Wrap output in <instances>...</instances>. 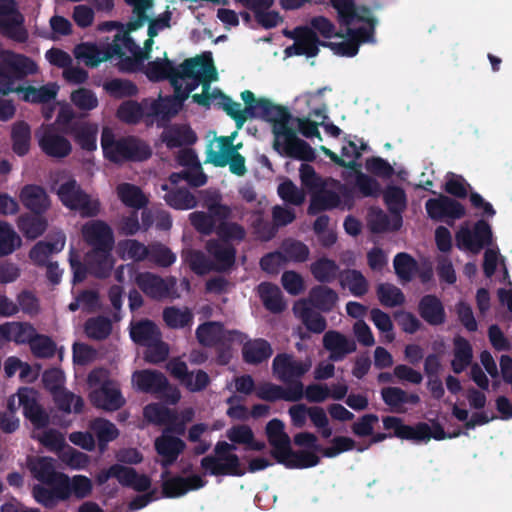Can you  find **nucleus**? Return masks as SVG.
Here are the masks:
<instances>
[{
	"label": "nucleus",
	"mask_w": 512,
	"mask_h": 512,
	"mask_svg": "<svg viewBox=\"0 0 512 512\" xmlns=\"http://www.w3.org/2000/svg\"><path fill=\"white\" fill-rule=\"evenodd\" d=\"M253 114L249 118H259L272 124L274 135L273 149L282 156L306 162L314 161L316 154L309 143L297 137L289 127L291 114L282 105L273 103L267 98H255L251 103Z\"/></svg>",
	"instance_id": "f257e3e1"
},
{
	"label": "nucleus",
	"mask_w": 512,
	"mask_h": 512,
	"mask_svg": "<svg viewBox=\"0 0 512 512\" xmlns=\"http://www.w3.org/2000/svg\"><path fill=\"white\" fill-rule=\"evenodd\" d=\"M271 457L287 469H305L315 467L320 458L312 451H294L291 439L285 432L284 422L278 418L270 420L265 427Z\"/></svg>",
	"instance_id": "f03ea898"
},
{
	"label": "nucleus",
	"mask_w": 512,
	"mask_h": 512,
	"mask_svg": "<svg viewBox=\"0 0 512 512\" xmlns=\"http://www.w3.org/2000/svg\"><path fill=\"white\" fill-rule=\"evenodd\" d=\"M104 157L115 164L125 162H143L152 156L150 145L136 136L115 138L108 130L101 137Z\"/></svg>",
	"instance_id": "7ed1b4c3"
},
{
	"label": "nucleus",
	"mask_w": 512,
	"mask_h": 512,
	"mask_svg": "<svg viewBox=\"0 0 512 512\" xmlns=\"http://www.w3.org/2000/svg\"><path fill=\"white\" fill-rule=\"evenodd\" d=\"M33 476L41 483L32 488L35 501L47 509L56 507L58 489H60L65 473L57 471L51 458H40L31 469Z\"/></svg>",
	"instance_id": "20e7f679"
},
{
	"label": "nucleus",
	"mask_w": 512,
	"mask_h": 512,
	"mask_svg": "<svg viewBox=\"0 0 512 512\" xmlns=\"http://www.w3.org/2000/svg\"><path fill=\"white\" fill-rule=\"evenodd\" d=\"M132 382L137 391L153 395L166 404L175 405L181 398L179 389L158 370H137L132 375Z\"/></svg>",
	"instance_id": "39448f33"
},
{
	"label": "nucleus",
	"mask_w": 512,
	"mask_h": 512,
	"mask_svg": "<svg viewBox=\"0 0 512 512\" xmlns=\"http://www.w3.org/2000/svg\"><path fill=\"white\" fill-rule=\"evenodd\" d=\"M38 66L34 60L11 50L5 51L0 60V95H8L16 89L15 82L36 74Z\"/></svg>",
	"instance_id": "423d86ee"
},
{
	"label": "nucleus",
	"mask_w": 512,
	"mask_h": 512,
	"mask_svg": "<svg viewBox=\"0 0 512 512\" xmlns=\"http://www.w3.org/2000/svg\"><path fill=\"white\" fill-rule=\"evenodd\" d=\"M236 446L226 441H218L214 447L215 455H208L201 459V468L213 476H237L245 474L241 468L237 454L231 453Z\"/></svg>",
	"instance_id": "0eeeda50"
},
{
	"label": "nucleus",
	"mask_w": 512,
	"mask_h": 512,
	"mask_svg": "<svg viewBox=\"0 0 512 512\" xmlns=\"http://www.w3.org/2000/svg\"><path fill=\"white\" fill-rule=\"evenodd\" d=\"M57 195L66 208L77 211L83 218L96 217L100 213V200L86 193L74 178L60 184Z\"/></svg>",
	"instance_id": "6e6552de"
},
{
	"label": "nucleus",
	"mask_w": 512,
	"mask_h": 512,
	"mask_svg": "<svg viewBox=\"0 0 512 512\" xmlns=\"http://www.w3.org/2000/svg\"><path fill=\"white\" fill-rule=\"evenodd\" d=\"M382 422L384 429L394 430V435L399 439L422 442L429 441L431 438L435 440L447 438V433L438 422H434L432 428L425 422H419L414 426L406 425L396 416L383 417Z\"/></svg>",
	"instance_id": "1a4fd4ad"
},
{
	"label": "nucleus",
	"mask_w": 512,
	"mask_h": 512,
	"mask_svg": "<svg viewBox=\"0 0 512 512\" xmlns=\"http://www.w3.org/2000/svg\"><path fill=\"white\" fill-rule=\"evenodd\" d=\"M135 283L147 297L153 300L178 297L177 280L173 276L163 278L152 272H139L135 277Z\"/></svg>",
	"instance_id": "9d476101"
},
{
	"label": "nucleus",
	"mask_w": 512,
	"mask_h": 512,
	"mask_svg": "<svg viewBox=\"0 0 512 512\" xmlns=\"http://www.w3.org/2000/svg\"><path fill=\"white\" fill-rule=\"evenodd\" d=\"M0 33L17 43L28 40L24 17L16 9L14 0H0Z\"/></svg>",
	"instance_id": "9b49d317"
},
{
	"label": "nucleus",
	"mask_w": 512,
	"mask_h": 512,
	"mask_svg": "<svg viewBox=\"0 0 512 512\" xmlns=\"http://www.w3.org/2000/svg\"><path fill=\"white\" fill-rule=\"evenodd\" d=\"M181 72L170 81L173 89L174 96L172 97L175 101H177L180 105L183 106L185 100H182L181 94L185 93V87L180 82V79L184 78H192V79H201L200 70L204 73L210 71L214 77L216 76V69L213 64V60L211 58V54L208 53L207 58L204 59L202 57H193L185 59L180 64Z\"/></svg>",
	"instance_id": "f8f14e48"
},
{
	"label": "nucleus",
	"mask_w": 512,
	"mask_h": 512,
	"mask_svg": "<svg viewBox=\"0 0 512 512\" xmlns=\"http://www.w3.org/2000/svg\"><path fill=\"white\" fill-rule=\"evenodd\" d=\"M425 209L430 219L436 222L445 221L449 225L466 215V209L462 203L443 194L437 198L428 199Z\"/></svg>",
	"instance_id": "ddd939ff"
},
{
	"label": "nucleus",
	"mask_w": 512,
	"mask_h": 512,
	"mask_svg": "<svg viewBox=\"0 0 512 512\" xmlns=\"http://www.w3.org/2000/svg\"><path fill=\"white\" fill-rule=\"evenodd\" d=\"M38 392L34 388L20 387L17 391L19 406L23 408L24 417L29 420L34 429L48 427L50 416L38 401Z\"/></svg>",
	"instance_id": "4468645a"
},
{
	"label": "nucleus",
	"mask_w": 512,
	"mask_h": 512,
	"mask_svg": "<svg viewBox=\"0 0 512 512\" xmlns=\"http://www.w3.org/2000/svg\"><path fill=\"white\" fill-rule=\"evenodd\" d=\"M284 34L295 38V43L284 50L287 57L305 55L308 58H313L318 55L322 40L308 26H299L294 29L293 33L285 31Z\"/></svg>",
	"instance_id": "2eb2a0df"
},
{
	"label": "nucleus",
	"mask_w": 512,
	"mask_h": 512,
	"mask_svg": "<svg viewBox=\"0 0 512 512\" xmlns=\"http://www.w3.org/2000/svg\"><path fill=\"white\" fill-rule=\"evenodd\" d=\"M172 377L177 379L188 391L201 392L210 384V377L204 370L195 373L188 370L187 364L179 358L171 359L166 366Z\"/></svg>",
	"instance_id": "dca6fc26"
},
{
	"label": "nucleus",
	"mask_w": 512,
	"mask_h": 512,
	"mask_svg": "<svg viewBox=\"0 0 512 512\" xmlns=\"http://www.w3.org/2000/svg\"><path fill=\"white\" fill-rule=\"evenodd\" d=\"M311 368V361L295 360L293 355L280 353L272 362L274 376L283 383L301 379Z\"/></svg>",
	"instance_id": "f3484780"
},
{
	"label": "nucleus",
	"mask_w": 512,
	"mask_h": 512,
	"mask_svg": "<svg viewBox=\"0 0 512 512\" xmlns=\"http://www.w3.org/2000/svg\"><path fill=\"white\" fill-rule=\"evenodd\" d=\"M40 150L53 159H63L72 152V144L68 138L58 133L52 125L36 134Z\"/></svg>",
	"instance_id": "a211bd4d"
},
{
	"label": "nucleus",
	"mask_w": 512,
	"mask_h": 512,
	"mask_svg": "<svg viewBox=\"0 0 512 512\" xmlns=\"http://www.w3.org/2000/svg\"><path fill=\"white\" fill-rule=\"evenodd\" d=\"M91 404L105 411H117L125 405V399L115 381H104L89 393Z\"/></svg>",
	"instance_id": "6ab92c4d"
},
{
	"label": "nucleus",
	"mask_w": 512,
	"mask_h": 512,
	"mask_svg": "<svg viewBox=\"0 0 512 512\" xmlns=\"http://www.w3.org/2000/svg\"><path fill=\"white\" fill-rule=\"evenodd\" d=\"M74 55L81 59L89 67H97L101 62L112 59L114 56L122 57L124 52L121 50V44H107L104 49H100L94 43H81L74 49Z\"/></svg>",
	"instance_id": "aec40b11"
},
{
	"label": "nucleus",
	"mask_w": 512,
	"mask_h": 512,
	"mask_svg": "<svg viewBox=\"0 0 512 512\" xmlns=\"http://www.w3.org/2000/svg\"><path fill=\"white\" fill-rule=\"evenodd\" d=\"M212 96L222 100L221 106L223 110L235 121L237 128H241L249 118L250 114H253V107L251 106V103L255 102V95L250 90H244L241 93V99L246 105L243 110L241 109L240 103L233 101L219 89H215L212 92Z\"/></svg>",
	"instance_id": "412c9836"
},
{
	"label": "nucleus",
	"mask_w": 512,
	"mask_h": 512,
	"mask_svg": "<svg viewBox=\"0 0 512 512\" xmlns=\"http://www.w3.org/2000/svg\"><path fill=\"white\" fill-rule=\"evenodd\" d=\"M58 490L56 506L60 502L69 500L71 496H74L78 500L89 497L93 491V483L92 480L85 475L77 474L69 477L65 474L62 485Z\"/></svg>",
	"instance_id": "4be33fe9"
},
{
	"label": "nucleus",
	"mask_w": 512,
	"mask_h": 512,
	"mask_svg": "<svg viewBox=\"0 0 512 512\" xmlns=\"http://www.w3.org/2000/svg\"><path fill=\"white\" fill-rule=\"evenodd\" d=\"M82 234L86 243L92 247L91 250L113 249L114 236L112 229L103 221L96 220L85 224L82 228Z\"/></svg>",
	"instance_id": "5701e85b"
},
{
	"label": "nucleus",
	"mask_w": 512,
	"mask_h": 512,
	"mask_svg": "<svg viewBox=\"0 0 512 512\" xmlns=\"http://www.w3.org/2000/svg\"><path fill=\"white\" fill-rule=\"evenodd\" d=\"M154 447L157 454L161 456V466L164 469H168L184 452L186 444L181 438L170 435L164 431L159 437L156 438Z\"/></svg>",
	"instance_id": "b1692460"
},
{
	"label": "nucleus",
	"mask_w": 512,
	"mask_h": 512,
	"mask_svg": "<svg viewBox=\"0 0 512 512\" xmlns=\"http://www.w3.org/2000/svg\"><path fill=\"white\" fill-rule=\"evenodd\" d=\"M383 200L392 215V229L398 231L403 223L402 213L407 207V197L400 186L389 185L383 192Z\"/></svg>",
	"instance_id": "393cba45"
},
{
	"label": "nucleus",
	"mask_w": 512,
	"mask_h": 512,
	"mask_svg": "<svg viewBox=\"0 0 512 512\" xmlns=\"http://www.w3.org/2000/svg\"><path fill=\"white\" fill-rule=\"evenodd\" d=\"M419 316L430 326H440L446 322L445 307L434 294L422 296L417 305Z\"/></svg>",
	"instance_id": "a878e982"
},
{
	"label": "nucleus",
	"mask_w": 512,
	"mask_h": 512,
	"mask_svg": "<svg viewBox=\"0 0 512 512\" xmlns=\"http://www.w3.org/2000/svg\"><path fill=\"white\" fill-rule=\"evenodd\" d=\"M323 346L330 352L329 359L334 362L342 361L346 355L356 351L354 340L348 339L344 334L330 330L324 334Z\"/></svg>",
	"instance_id": "bb28decb"
},
{
	"label": "nucleus",
	"mask_w": 512,
	"mask_h": 512,
	"mask_svg": "<svg viewBox=\"0 0 512 512\" xmlns=\"http://www.w3.org/2000/svg\"><path fill=\"white\" fill-rule=\"evenodd\" d=\"M206 250L214 259V271L226 272L234 266L236 249L231 244L212 239L206 243Z\"/></svg>",
	"instance_id": "cd10ccee"
},
{
	"label": "nucleus",
	"mask_w": 512,
	"mask_h": 512,
	"mask_svg": "<svg viewBox=\"0 0 512 512\" xmlns=\"http://www.w3.org/2000/svg\"><path fill=\"white\" fill-rule=\"evenodd\" d=\"M19 198L25 208L35 214H44L50 207V199L46 190L36 184L22 187Z\"/></svg>",
	"instance_id": "c85d7f7f"
},
{
	"label": "nucleus",
	"mask_w": 512,
	"mask_h": 512,
	"mask_svg": "<svg viewBox=\"0 0 512 512\" xmlns=\"http://www.w3.org/2000/svg\"><path fill=\"white\" fill-rule=\"evenodd\" d=\"M338 294L335 290L327 285H317L310 289L307 299V305L315 308L316 310L329 313L331 312L338 302Z\"/></svg>",
	"instance_id": "c756f323"
},
{
	"label": "nucleus",
	"mask_w": 512,
	"mask_h": 512,
	"mask_svg": "<svg viewBox=\"0 0 512 512\" xmlns=\"http://www.w3.org/2000/svg\"><path fill=\"white\" fill-rule=\"evenodd\" d=\"M293 311L308 331L320 334L326 330V319L320 314V311L307 305V301H297L293 306Z\"/></svg>",
	"instance_id": "7c9ffc66"
},
{
	"label": "nucleus",
	"mask_w": 512,
	"mask_h": 512,
	"mask_svg": "<svg viewBox=\"0 0 512 512\" xmlns=\"http://www.w3.org/2000/svg\"><path fill=\"white\" fill-rule=\"evenodd\" d=\"M112 250L100 249L90 250L85 255V262L89 265L90 274L99 279L110 276L114 266Z\"/></svg>",
	"instance_id": "2f4dec72"
},
{
	"label": "nucleus",
	"mask_w": 512,
	"mask_h": 512,
	"mask_svg": "<svg viewBox=\"0 0 512 512\" xmlns=\"http://www.w3.org/2000/svg\"><path fill=\"white\" fill-rule=\"evenodd\" d=\"M331 6L337 11V19L341 26L352 25L355 21L367 20L359 12L370 14V9L365 6H357L355 0H330Z\"/></svg>",
	"instance_id": "473e14b6"
},
{
	"label": "nucleus",
	"mask_w": 512,
	"mask_h": 512,
	"mask_svg": "<svg viewBox=\"0 0 512 512\" xmlns=\"http://www.w3.org/2000/svg\"><path fill=\"white\" fill-rule=\"evenodd\" d=\"M273 354L271 344L263 338L250 339L242 346V359L246 364L259 365Z\"/></svg>",
	"instance_id": "72a5a7b5"
},
{
	"label": "nucleus",
	"mask_w": 512,
	"mask_h": 512,
	"mask_svg": "<svg viewBox=\"0 0 512 512\" xmlns=\"http://www.w3.org/2000/svg\"><path fill=\"white\" fill-rule=\"evenodd\" d=\"M36 334V329L28 322H7L0 325V335L17 344L30 345Z\"/></svg>",
	"instance_id": "f704fd0d"
},
{
	"label": "nucleus",
	"mask_w": 512,
	"mask_h": 512,
	"mask_svg": "<svg viewBox=\"0 0 512 512\" xmlns=\"http://www.w3.org/2000/svg\"><path fill=\"white\" fill-rule=\"evenodd\" d=\"M12 151L19 157L26 156L31 147L32 132L30 125L19 120L12 124L10 133Z\"/></svg>",
	"instance_id": "c9c22d12"
},
{
	"label": "nucleus",
	"mask_w": 512,
	"mask_h": 512,
	"mask_svg": "<svg viewBox=\"0 0 512 512\" xmlns=\"http://www.w3.org/2000/svg\"><path fill=\"white\" fill-rule=\"evenodd\" d=\"M89 430L97 439V445L100 453H104L109 442H112L119 436V431L115 424L104 418H95L89 423Z\"/></svg>",
	"instance_id": "e433bc0d"
},
{
	"label": "nucleus",
	"mask_w": 512,
	"mask_h": 512,
	"mask_svg": "<svg viewBox=\"0 0 512 512\" xmlns=\"http://www.w3.org/2000/svg\"><path fill=\"white\" fill-rule=\"evenodd\" d=\"M73 136L75 142L82 150L91 152L97 148L98 126L88 121L76 122L73 124L72 131L69 133Z\"/></svg>",
	"instance_id": "4c0bfd02"
},
{
	"label": "nucleus",
	"mask_w": 512,
	"mask_h": 512,
	"mask_svg": "<svg viewBox=\"0 0 512 512\" xmlns=\"http://www.w3.org/2000/svg\"><path fill=\"white\" fill-rule=\"evenodd\" d=\"M381 397L383 402L391 408V411L401 413L405 410L402 405L409 403L416 405L420 402V397L416 393L408 394L406 391L399 387H385L381 390Z\"/></svg>",
	"instance_id": "58836bf2"
},
{
	"label": "nucleus",
	"mask_w": 512,
	"mask_h": 512,
	"mask_svg": "<svg viewBox=\"0 0 512 512\" xmlns=\"http://www.w3.org/2000/svg\"><path fill=\"white\" fill-rule=\"evenodd\" d=\"M263 306L272 313H281L286 308L280 288L270 282H262L257 287Z\"/></svg>",
	"instance_id": "ea45409f"
},
{
	"label": "nucleus",
	"mask_w": 512,
	"mask_h": 512,
	"mask_svg": "<svg viewBox=\"0 0 512 512\" xmlns=\"http://www.w3.org/2000/svg\"><path fill=\"white\" fill-rule=\"evenodd\" d=\"M161 140L169 149H173L193 145L197 141V135L189 126H173L162 132Z\"/></svg>",
	"instance_id": "a19ab883"
},
{
	"label": "nucleus",
	"mask_w": 512,
	"mask_h": 512,
	"mask_svg": "<svg viewBox=\"0 0 512 512\" xmlns=\"http://www.w3.org/2000/svg\"><path fill=\"white\" fill-rule=\"evenodd\" d=\"M47 220L43 214L24 213L18 217L17 226L22 234L34 240L40 237L47 229Z\"/></svg>",
	"instance_id": "79ce46f5"
},
{
	"label": "nucleus",
	"mask_w": 512,
	"mask_h": 512,
	"mask_svg": "<svg viewBox=\"0 0 512 512\" xmlns=\"http://www.w3.org/2000/svg\"><path fill=\"white\" fill-rule=\"evenodd\" d=\"M181 72L180 66L175 67L173 62L168 58L156 59L147 64L145 75L152 82L163 80L171 81Z\"/></svg>",
	"instance_id": "37998d69"
},
{
	"label": "nucleus",
	"mask_w": 512,
	"mask_h": 512,
	"mask_svg": "<svg viewBox=\"0 0 512 512\" xmlns=\"http://www.w3.org/2000/svg\"><path fill=\"white\" fill-rule=\"evenodd\" d=\"M310 271L315 280L323 284L334 282L342 273L336 261L325 256L311 263Z\"/></svg>",
	"instance_id": "c03bdc74"
},
{
	"label": "nucleus",
	"mask_w": 512,
	"mask_h": 512,
	"mask_svg": "<svg viewBox=\"0 0 512 512\" xmlns=\"http://www.w3.org/2000/svg\"><path fill=\"white\" fill-rule=\"evenodd\" d=\"M196 339L204 347H214L224 338V326L221 322L208 321L196 329Z\"/></svg>",
	"instance_id": "a18cd8bd"
},
{
	"label": "nucleus",
	"mask_w": 512,
	"mask_h": 512,
	"mask_svg": "<svg viewBox=\"0 0 512 512\" xmlns=\"http://www.w3.org/2000/svg\"><path fill=\"white\" fill-rule=\"evenodd\" d=\"M340 203L341 199L338 193L332 190H326L324 187L321 190H316L312 195L308 206V214L316 215L322 211L336 208Z\"/></svg>",
	"instance_id": "49530a36"
},
{
	"label": "nucleus",
	"mask_w": 512,
	"mask_h": 512,
	"mask_svg": "<svg viewBox=\"0 0 512 512\" xmlns=\"http://www.w3.org/2000/svg\"><path fill=\"white\" fill-rule=\"evenodd\" d=\"M13 92L22 94V100L25 102L44 104L55 99L57 88L54 85H43L39 88L33 86H17Z\"/></svg>",
	"instance_id": "de8ad7c7"
},
{
	"label": "nucleus",
	"mask_w": 512,
	"mask_h": 512,
	"mask_svg": "<svg viewBox=\"0 0 512 512\" xmlns=\"http://www.w3.org/2000/svg\"><path fill=\"white\" fill-rule=\"evenodd\" d=\"M130 336L136 344L146 346L157 341L158 337H161V332L153 321L141 320L131 327Z\"/></svg>",
	"instance_id": "09e8293b"
},
{
	"label": "nucleus",
	"mask_w": 512,
	"mask_h": 512,
	"mask_svg": "<svg viewBox=\"0 0 512 512\" xmlns=\"http://www.w3.org/2000/svg\"><path fill=\"white\" fill-rule=\"evenodd\" d=\"M144 418L155 425H167L176 421L177 415L170 408L160 403H150L143 409Z\"/></svg>",
	"instance_id": "8fccbe9b"
},
{
	"label": "nucleus",
	"mask_w": 512,
	"mask_h": 512,
	"mask_svg": "<svg viewBox=\"0 0 512 512\" xmlns=\"http://www.w3.org/2000/svg\"><path fill=\"white\" fill-rule=\"evenodd\" d=\"M103 89L114 99L133 97L138 93V87L134 82L121 78H113L105 81Z\"/></svg>",
	"instance_id": "3c124183"
},
{
	"label": "nucleus",
	"mask_w": 512,
	"mask_h": 512,
	"mask_svg": "<svg viewBox=\"0 0 512 512\" xmlns=\"http://www.w3.org/2000/svg\"><path fill=\"white\" fill-rule=\"evenodd\" d=\"M340 282L343 287L347 286L352 295L361 297L368 291V282L364 275L355 269L342 271Z\"/></svg>",
	"instance_id": "603ef678"
},
{
	"label": "nucleus",
	"mask_w": 512,
	"mask_h": 512,
	"mask_svg": "<svg viewBox=\"0 0 512 512\" xmlns=\"http://www.w3.org/2000/svg\"><path fill=\"white\" fill-rule=\"evenodd\" d=\"M117 194L119 199L128 207L140 209L147 204V198L136 185L122 183L117 187Z\"/></svg>",
	"instance_id": "864d4df0"
},
{
	"label": "nucleus",
	"mask_w": 512,
	"mask_h": 512,
	"mask_svg": "<svg viewBox=\"0 0 512 512\" xmlns=\"http://www.w3.org/2000/svg\"><path fill=\"white\" fill-rule=\"evenodd\" d=\"M164 200L176 210H189L197 205L195 196L186 188H176L168 191Z\"/></svg>",
	"instance_id": "5fc2aeb1"
},
{
	"label": "nucleus",
	"mask_w": 512,
	"mask_h": 512,
	"mask_svg": "<svg viewBox=\"0 0 512 512\" xmlns=\"http://www.w3.org/2000/svg\"><path fill=\"white\" fill-rule=\"evenodd\" d=\"M380 303L385 307L401 306L405 303V295L400 288L390 283H380L376 288Z\"/></svg>",
	"instance_id": "6e6d98bb"
},
{
	"label": "nucleus",
	"mask_w": 512,
	"mask_h": 512,
	"mask_svg": "<svg viewBox=\"0 0 512 512\" xmlns=\"http://www.w3.org/2000/svg\"><path fill=\"white\" fill-rule=\"evenodd\" d=\"M85 334L93 340H104L112 331L111 321L104 316L89 318L84 325Z\"/></svg>",
	"instance_id": "4d7b16f0"
},
{
	"label": "nucleus",
	"mask_w": 512,
	"mask_h": 512,
	"mask_svg": "<svg viewBox=\"0 0 512 512\" xmlns=\"http://www.w3.org/2000/svg\"><path fill=\"white\" fill-rule=\"evenodd\" d=\"M21 245V238L13 227L5 221H0V257L12 254Z\"/></svg>",
	"instance_id": "13d9d810"
},
{
	"label": "nucleus",
	"mask_w": 512,
	"mask_h": 512,
	"mask_svg": "<svg viewBox=\"0 0 512 512\" xmlns=\"http://www.w3.org/2000/svg\"><path fill=\"white\" fill-rule=\"evenodd\" d=\"M163 320L169 328H184L193 322V314L188 308L170 306L163 310Z\"/></svg>",
	"instance_id": "bf43d9fd"
},
{
	"label": "nucleus",
	"mask_w": 512,
	"mask_h": 512,
	"mask_svg": "<svg viewBox=\"0 0 512 512\" xmlns=\"http://www.w3.org/2000/svg\"><path fill=\"white\" fill-rule=\"evenodd\" d=\"M281 252L284 255L285 261H292L296 263L305 262L310 254L308 246L295 239L284 240L281 245Z\"/></svg>",
	"instance_id": "052dcab7"
},
{
	"label": "nucleus",
	"mask_w": 512,
	"mask_h": 512,
	"mask_svg": "<svg viewBox=\"0 0 512 512\" xmlns=\"http://www.w3.org/2000/svg\"><path fill=\"white\" fill-rule=\"evenodd\" d=\"M54 401L59 410L70 413H81L84 408V400L81 396L66 391L64 388L53 394Z\"/></svg>",
	"instance_id": "680f3d73"
},
{
	"label": "nucleus",
	"mask_w": 512,
	"mask_h": 512,
	"mask_svg": "<svg viewBox=\"0 0 512 512\" xmlns=\"http://www.w3.org/2000/svg\"><path fill=\"white\" fill-rule=\"evenodd\" d=\"M393 265L396 275L403 282H410L417 270L416 260L405 252L398 253L394 257Z\"/></svg>",
	"instance_id": "e2e57ef3"
},
{
	"label": "nucleus",
	"mask_w": 512,
	"mask_h": 512,
	"mask_svg": "<svg viewBox=\"0 0 512 512\" xmlns=\"http://www.w3.org/2000/svg\"><path fill=\"white\" fill-rule=\"evenodd\" d=\"M169 475L168 469L162 472L161 478L162 482V495L165 498H178L187 493V488L185 487V480L182 476H174L169 479L166 477Z\"/></svg>",
	"instance_id": "0e129e2a"
},
{
	"label": "nucleus",
	"mask_w": 512,
	"mask_h": 512,
	"mask_svg": "<svg viewBox=\"0 0 512 512\" xmlns=\"http://www.w3.org/2000/svg\"><path fill=\"white\" fill-rule=\"evenodd\" d=\"M144 116L141 104L134 100H126L117 109V117L124 123L137 124Z\"/></svg>",
	"instance_id": "69168bd1"
},
{
	"label": "nucleus",
	"mask_w": 512,
	"mask_h": 512,
	"mask_svg": "<svg viewBox=\"0 0 512 512\" xmlns=\"http://www.w3.org/2000/svg\"><path fill=\"white\" fill-rule=\"evenodd\" d=\"M148 260L159 267L167 268L174 264L176 255L164 244L156 242L150 244Z\"/></svg>",
	"instance_id": "338daca9"
},
{
	"label": "nucleus",
	"mask_w": 512,
	"mask_h": 512,
	"mask_svg": "<svg viewBox=\"0 0 512 512\" xmlns=\"http://www.w3.org/2000/svg\"><path fill=\"white\" fill-rule=\"evenodd\" d=\"M472 242L474 243L475 253L480 252L484 247L492 243V230L489 223L483 219L478 220L473 227Z\"/></svg>",
	"instance_id": "774afa93"
}]
</instances>
